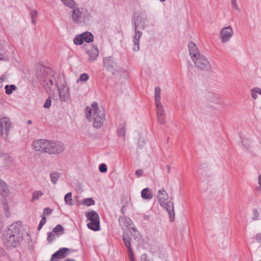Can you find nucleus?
Instances as JSON below:
<instances>
[{"mask_svg": "<svg viewBox=\"0 0 261 261\" xmlns=\"http://www.w3.org/2000/svg\"><path fill=\"white\" fill-rule=\"evenodd\" d=\"M39 80L41 85L49 94H51L57 88L59 94V98H68L69 96V89L63 76H60L56 80L54 76H47L45 75Z\"/></svg>", "mask_w": 261, "mask_h": 261, "instance_id": "f257e3e1", "label": "nucleus"}, {"mask_svg": "<svg viewBox=\"0 0 261 261\" xmlns=\"http://www.w3.org/2000/svg\"><path fill=\"white\" fill-rule=\"evenodd\" d=\"M36 151L49 154H58L63 152L65 147L60 141L40 139L35 140L32 144Z\"/></svg>", "mask_w": 261, "mask_h": 261, "instance_id": "f03ea898", "label": "nucleus"}, {"mask_svg": "<svg viewBox=\"0 0 261 261\" xmlns=\"http://www.w3.org/2000/svg\"><path fill=\"white\" fill-rule=\"evenodd\" d=\"M147 16H144L142 12H134L132 16V23L134 25L135 35L133 37L134 46L133 50L138 51L140 49L139 41L142 35L139 29L144 30L146 27Z\"/></svg>", "mask_w": 261, "mask_h": 261, "instance_id": "7ed1b4c3", "label": "nucleus"}, {"mask_svg": "<svg viewBox=\"0 0 261 261\" xmlns=\"http://www.w3.org/2000/svg\"><path fill=\"white\" fill-rule=\"evenodd\" d=\"M87 119L89 121L93 120V126L97 128L102 126L105 120L104 112L98 108L97 103L93 102L91 107L87 106L85 108Z\"/></svg>", "mask_w": 261, "mask_h": 261, "instance_id": "20e7f679", "label": "nucleus"}, {"mask_svg": "<svg viewBox=\"0 0 261 261\" xmlns=\"http://www.w3.org/2000/svg\"><path fill=\"white\" fill-rule=\"evenodd\" d=\"M157 197L160 205L168 212L170 221H173L175 219L173 203L168 201L169 196L164 188L159 190Z\"/></svg>", "mask_w": 261, "mask_h": 261, "instance_id": "39448f33", "label": "nucleus"}, {"mask_svg": "<svg viewBox=\"0 0 261 261\" xmlns=\"http://www.w3.org/2000/svg\"><path fill=\"white\" fill-rule=\"evenodd\" d=\"M2 242L4 246L9 250H11L20 245L23 240V238L12 235L5 236L2 234Z\"/></svg>", "mask_w": 261, "mask_h": 261, "instance_id": "423d86ee", "label": "nucleus"}, {"mask_svg": "<svg viewBox=\"0 0 261 261\" xmlns=\"http://www.w3.org/2000/svg\"><path fill=\"white\" fill-rule=\"evenodd\" d=\"M90 16V13L88 10L85 8H80L76 6L75 8L72 10V19L74 22H79L80 19L88 20Z\"/></svg>", "mask_w": 261, "mask_h": 261, "instance_id": "0eeeda50", "label": "nucleus"}, {"mask_svg": "<svg viewBox=\"0 0 261 261\" xmlns=\"http://www.w3.org/2000/svg\"><path fill=\"white\" fill-rule=\"evenodd\" d=\"M195 66L201 70L209 71L211 69V65L207 59L203 55L198 56L192 60Z\"/></svg>", "mask_w": 261, "mask_h": 261, "instance_id": "6e6552de", "label": "nucleus"}, {"mask_svg": "<svg viewBox=\"0 0 261 261\" xmlns=\"http://www.w3.org/2000/svg\"><path fill=\"white\" fill-rule=\"evenodd\" d=\"M103 64L106 68L112 72L113 74H116L117 72L125 71V70L118 67L117 64L114 61L112 57H108L103 59Z\"/></svg>", "mask_w": 261, "mask_h": 261, "instance_id": "1a4fd4ad", "label": "nucleus"}, {"mask_svg": "<svg viewBox=\"0 0 261 261\" xmlns=\"http://www.w3.org/2000/svg\"><path fill=\"white\" fill-rule=\"evenodd\" d=\"M21 227L20 222H14L8 226L3 235L9 236L12 234V236L23 238L22 234L20 232Z\"/></svg>", "mask_w": 261, "mask_h": 261, "instance_id": "9d476101", "label": "nucleus"}, {"mask_svg": "<svg viewBox=\"0 0 261 261\" xmlns=\"http://www.w3.org/2000/svg\"><path fill=\"white\" fill-rule=\"evenodd\" d=\"M11 122L8 118L3 117L0 119V135L7 137L11 128Z\"/></svg>", "mask_w": 261, "mask_h": 261, "instance_id": "9b49d317", "label": "nucleus"}, {"mask_svg": "<svg viewBox=\"0 0 261 261\" xmlns=\"http://www.w3.org/2000/svg\"><path fill=\"white\" fill-rule=\"evenodd\" d=\"M233 35V30L230 26L225 27L221 29L220 37L222 43L227 42Z\"/></svg>", "mask_w": 261, "mask_h": 261, "instance_id": "f8f14e48", "label": "nucleus"}, {"mask_svg": "<svg viewBox=\"0 0 261 261\" xmlns=\"http://www.w3.org/2000/svg\"><path fill=\"white\" fill-rule=\"evenodd\" d=\"M118 221L119 226L124 232L130 230V226L133 223L132 221L130 218L125 216L120 217L118 219Z\"/></svg>", "mask_w": 261, "mask_h": 261, "instance_id": "ddd939ff", "label": "nucleus"}, {"mask_svg": "<svg viewBox=\"0 0 261 261\" xmlns=\"http://www.w3.org/2000/svg\"><path fill=\"white\" fill-rule=\"evenodd\" d=\"M69 251L70 249L69 248H61L52 255L50 261L64 258L66 257V254L69 252Z\"/></svg>", "mask_w": 261, "mask_h": 261, "instance_id": "4468645a", "label": "nucleus"}, {"mask_svg": "<svg viewBox=\"0 0 261 261\" xmlns=\"http://www.w3.org/2000/svg\"><path fill=\"white\" fill-rule=\"evenodd\" d=\"M188 48L190 55L192 60L197 57L201 54L199 52V49L196 44L193 41H190L188 43Z\"/></svg>", "mask_w": 261, "mask_h": 261, "instance_id": "2eb2a0df", "label": "nucleus"}, {"mask_svg": "<svg viewBox=\"0 0 261 261\" xmlns=\"http://www.w3.org/2000/svg\"><path fill=\"white\" fill-rule=\"evenodd\" d=\"M89 56V61L91 62L95 61L99 54V50L96 46L92 45L90 49L87 50Z\"/></svg>", "mask_w": 261, "mask_h": 261, "instance_id": "dca6fc26", "label": "nucleus"}, {"mask_svg": "<svg viewBox=\"0 0 261 261\" xmlns=\"http://www.w3.org/2000/svg\"><path fill=\"white\" fill-rule=\"evenodd\" d=\"M85 215L88 220H90V222L100 220L98 214L94 211L87 212Z\"/></svg>", "mask_w": 261, "mask_h": 261, "instance_id": "f3484780", "label": "nucleus"}, {"mask_svg": "<svg viewBox=\"0 0 261 261\" xmlns=\"http://www.w3.org/2000/svg\"><path fill=\"white\" fill-rule=\"evenodd\" d=\"M9 190L7 184L0 179V195L5 197L7 196Z\"/></svg>", "mask_w": 261, "mask_h": 261, "instance_id": "a211bd4d", "label": "nucleus"}, {"mask_svg": "<svg viewBox=\"0 0 261 261\" xmlns=\"http://www.w3.org/2000/svg\"><path fill=\"white\" fill-rule=\"evenodd\" d=\"M141 194L142 198L144 199L149 200L152 198L151 191L148 188H146L143 189L141 192Z\"/></svg>", "mask_w": 261, "mask_h": 261, "instance_id": "6ab92c4d", "label": "nucleus"}, {"mask_svg": "<svg viewBox=\"0 0 261 261\" xmlns=\"http://www.w3.org/2000/svg\"><path fill=\"white\" fill-rule=\"evenodd\" d=\"M87 225L88 228L95 231H98L100 229V220L91 221L88 223Z\"/></svg>", "mask_w": 261, "mask_h": 261, "instance_id": "aec40b11", "label": "nucleus"}, {"mask_svg": "<svg viewBox=\"0 0 261 261\" xmlns=\"http://www.w3.org/2000/svg\"><path fill=\"white\" fill-rule=\"evenodd\" d=\"M161 99H155L156 114L158 115H164V110L161 102Z\"/></svg>", "mask_w": 261, "mask_h": 261, "instance_id": "412c9836", "label": "nucleus"}, {"mask_svg": "<svg viewBox=\"0 0 261 261\" xmlns=\"http://www.w3.org/2000/svg\"><path fill=\"white\" fill-rule=\"evenodd\" d=\"M81 36L83 37L84 41L87 43H90L93 41L94 36L93 35L89 32H85L81 34Z\"/></svg>", "mask_w": 261, "mask_h": 261, "instance_id": "4be33fe9", "label": "nucleus"}, {"mask_svg": "<svg viewBox=\"0 0 261 261\" xmlns=\"http://www.w3.org/2000/svg\"><path fill=\"white\" fill-rule=\"evenodd\" d=\"M125 246L127 249L128 252L133 251L130 245L131 238L127 234H123L122 237Z\"/></svg>", "mask_w": 261, "mask_h": 261, "instance_id": "5701e85b", "label": "nucleus"}, {"mask_svg": "<svg viewBox=\"0 0 261 261\" xmlns=\"http://www.w3.org/2000/svg\"><path fill=\"white\" fill-rule=\"evenodd\" d=\"M125 127V122L124 121L120 124L119 127L117 129V134L119 136L124 137L126 132Z\"/></svg>", "mask_w": 261, "mask_h": 261, "instance_id": "b1692460", "label": "nucleus"}, {"mask_svg": "<svg viewBox=\"0 0 261 261\" xmlns=\"http://www.w3.org/2000/svg\"><path fill=\"white\" fill-rule=\"evenodd\" d=\"M64 228L60 224L56 225L53 229V231L57 236H60L64 233Z\"/></svg>", "mask_w": 261, "mask_h": 261, "instance_id": "393cba45", "label": "nucleus"}, {"mask_svg": "<svg viewBox=\"0 0 261 261\" xmlns=\"http://www.w3.org/2000/svg\"><path fill=\"white\" fill-rule=\"evenodd\" d=\"M61 2L67 7L72 9L75 8V7L77 6L76 2L74 0H61Z\"/></svg>", "mask_w": 261, "mask_h": 261, "instance_id": "a878e982", "label": "nucleus"}, {"mask_svg": "<svg viewBox=\"0 0 261 261\" xmlns=\"http://www.w3.org/2000/svg\"><path fill=\"white\" fill-rule=\"evenodd\" d=\"M6 93L10 95L12 93L13 91L16 89V87L14 85H7L5 87Z\"/></svg>", "mask_w": 261, "mask_h": 261, "instance_id": "bb28decb", "label": "nucleus"}, {"mask_svg": "<svg viewBox=\"0 0 261 261\" xmlns=\"http://www.w3.org/2000/svg\"><path fill=\"white\" fill-rule=\"evenodd\" d=\"M50 176L51 182L54 184H56L57 183L60 177L59 173L56 171L50 173Z\"/></svg>", "mask_w": 261, "mask_h": 261, "instance_id": "cd10ccee", "label": "nucleus"}, {"mask_svg": "<svg viewBox=\"0 0 261 261\" xmlns=\"http://www.w3.org/2000/svg\"><path fill=\"white\" fill-rule=\"evenodd\" d=\"M82 204L88 206L95 204V201L92 198H87L82 200Z\"/></svg>", "mask_w": 261, "mask_h": 261, "instance_id": "c85d7f7f", "label": "nucleus"}, {"mask_svg": "<svg viewBox=\"0 0 261 261\" xmlns=\"http://www.w3.org/2000/svg\"><path fill=\"white\" fill-rule=\"evenodd\" d=\"M72 194L71 192H69L66 194L64 197L65 202L66 204L72 205V199L71 198Z\"/></svg>", "mask_w": 261, "mask_h": 261, "instance_id": "c756f323", "label": "nucleus"}, {"mask_svg": "<svg viewBox=\"0 0 261 261\" xmlns=\"http://www.w3.org/2000/svg\"><path fill=\"white\" fill-rule=\"evenodd\" d=\"M74 43L76 45H82L84 42L83 37L81 36V34L76 35L73 39Z\"/></svg>", "mask_w": 261, "mask_h": 261, "instance_id": "7c9ffc66", "label": "nucleus"}, {"mask_svg": "<svg viewBox=\"0 0 261 261\" xmlns=\"http://www.w3.org/2000/svg\"><path fill=\"white\" fill-rule=\"evenodd\" d=\"M30 17L32 19V23L35 24L36 23V18L38 12L36 10H32L30 13Z\"/></svg>", "mask_w": 261, "mask_h": 261, "instance_id": "2f4dec72", "label": "nucleus"}, {"mask_svg": "<svg viewBox=\"0 0 261 261\" xmlns=\"http://www.w3.org/2000/svg\"><path fill=\"white\" fill-rule=\"evenodd\" d=\"M252 98H256L257 95V93L261 94V89L259 88H254L251 90Z\"/></svg>", "mask_w": 261, "mask_h": 261, "instance_id": "473e14b6", "label": "nucleus"}, {"mask_svg": "<svg viewBox=\"0 0 261 261\" xmlns=\"http://www.w3.org/2000/svg\"><path fill=\"white\" fill-rule=\"evenodd\" d=\"M3 207H4V213L5 215L7 218H9L10 216V213L9 210V206L8 204L4 202H3Z\"/></svg>", "mask_w": 261, "mask_h": 261, "instance_id": "72a5a7b5", "label": "nucleus"}, {"mask_svg": "<svg viewBox=\"0 0 261 261\" xmlns=\"http://www.w3.org/2000/svg\"><path fill=\"white\" fill-rule=\"evenodd\" d=\"M55 234L52 231L48 233L47 240L48 242L50 243H51L55 239Z\"/></svg>", "mask_w": 261, "mask_h": 261, "instance_id": "f704fd0d", "label": "nucleus"}, {"mask_svg": "<svg viewBox=\"0 0 261 261\" xmlns=\"http://www.w3.org/2000/svg\"><path fill=\"white\" fill-rule=\"evenodd\" d=\"M43 194L41 191H35L33 193V200H36L39 199V198Z\"/></svg>", "mask_w": 261, "mask_h": 261, "instance_id": "c9c22d12", "label": "nucleus"}, {"mask_svg": "<svg viewBox=\"0 0 261 261\" xmlns=\"http://www.w3.org/2000/svg\"><path fill=\"white\" fill-rule=\"evenodd\" d=\"M46 219L45 216L42 217L41 220L40 221V223L39 224V226L38 227V230H40L43 226L46 223Z\"/></svg>", "mask_w": 261, "mask_h": 261, "instance_id": "e433bc0d", "label": "nucleus"}, {"mask_svg": "<svg viewBox=\"0 0 261 261\" xmlns=\"http://www.w3.org/2000/svg\"><path fill=\"white\" fill-rule=\"evenodd\" d=\"M99 170L102 173H105L107 171L108 168L106 164L102 163L99 166Z\"/></svg>", "mask_w": 261, "mask_h": 261, "instance_id": "4c0bfd02", "label": "nucleus"}, {"mask_svg": "<svg viewBox=\"0 0 261 261\" xmlns=\"http://www.w3.org/2000/svg\"><path fill=\"white\" fill-rule=\"evenodd\" d=\"M231 4L232 7L233 9H234L235 10H236L237 11H238L239 12H241L240 9L239 8V7L238 6V5L237 4L236 0H231Z\"/></svg>", "mask_w": 261, "mask_h": 261, "instance_id": "58836bf2", "label": "nucleus"}, {"mask_svg": "<svg viewBox=\"0 0 261 261\" xmlns=\"http://www.w3.org/2000/svg\"><path fill=\"white\" fill-rule=\"evenodd\" d=\"M158 120L160 123L164 124L165 122V116L164 115H158Z\"/></svg>", "mask_w": 261, "mask_h": 261, "instance_id": "ea45409f", "label": "nucleus"}, {"mask_svg": "<svg viewBox=\"0 0 261 261\" xmlns=\"http://www.w3.org/2000/svg\"><path fill=\"white\" fill-rule=\"evenodd\" d=\"M253 216L252 218V220H257L259 216V213L257 209L255 208V209L253 210Z\"/></svg>", "mask_w": 261, "mask_h": 261, "instance_id": "a19ab883", "label": "nucleus"}, {"mask_svg": "<svg viewBox=\"0 0 261 261\" xmlns=\"http://www.w3.org/2000/svg\"><path fill=\"white\" fill-rule=\"evenodd\" d=\"M161 94V89L159 87L155 88L154 90V98H160Z\"/></svg>", "mask_w": 261, "mask_h": 261, "instance_id": "79ce46f5", "label": "nucleus"}, {"mask_svg": "<svg viewBox=\"0 0 261 261\" xmlns=\"http://www.w3.org/2000/svg\"><path fill=\"white\" fill-rule=\"evenodd\" d=\"M89 79V75L87 73H83L80 75V81L85 82Z\"/></svg>", "mask_w": 261, "mask_h": 261, "instance_id": "37998d69", "label": "nucleus"}, {"mask_svg": "<svg viewBox=\"0 0 261 261\" xmlns=\"http://www.w3.org/2000/svg\"><path fill=\"white\" fill-rule=\"evenodd\" d=\"M53 211V210L51 209L49 207H46L43 210V215H50Z\"/></svg>", "mask_w": 261, "mask_h": 261, "instance_id": "c03bdc74", "label": "nucleus"}, {"mask_svg": "<svg viewBox=\"0 0 261 261\" xmlns=\"http://www.w3.org/2000/svg\"><path fill=\"white\" fill-rule=\"evenodd\" d=\"M51 104V99H46V101L43 105V107L45 109L49 108Z\"/></svg>", "mask_w": 261, "mask_h": 261, "instance_id": "a18cd8bd", "label": "nucleus"}, {"mask_svg": "<svg viewBox=\"0 0 261 261\" xmlns=\"http://www.w3.org/2000/svg\"><path fill=\"white\" fill-rule=\"evenodd\" d=\"M128 255L130 261H135L133 251L128 252Z\"/></svg>", "mask_w": 261, "mask_h": 261, "instance_id": "49530a36", "label": "nucleus"}, {"mask_svg": "<svg viewBox=\"0 0 261 261\" xmlns=\"http://www.w3.org/2000/svg\"><path fill=\"white\" fill-rule=\"evenodd\" d=\"M258 184L259 186L257 188V190L261 192V175L258 177Z\"/></svg>", "mask_w": 261, "mask_h": 261, "instance_id": "de8ad7c7", "label": "nucleus"}, {"mask_svg": "<svg viewBox=\"0 0 261 261\" xmlns=\"http://www.w3.org/2000/svg\"><path fill=\"white\" fill-rule=\"evenodd\" d=\"M143 174V171L141 169L137 170L135 172V174L138 176H141Z\"/></svg>", "mask_w": 261, "mask_h": 261, "instance_id": "09e8293b", "label": "nucleus"}, {"mask_svg": "<svg viewBox=\"0 0 261 261\" xmlns=\"http://www.w3.org/2000/svg\"><path fill=\"white\" fill-rule=\"evenodd\" d=\"M2 60L6 61L8 60V59L4 55L0 53V61Z\"/></svg>", "mask_w": 261, "mask_h": 261, "instance_id": "8fccbe9b", "label": "nucleus"}, {"mask_svg": "<svg viewBox=\"0 0 261 261\" xmlns=\"http://www.w3.org/2000/svg\"><path fill=\"white\" fill-rule=\"evenodd\" d=\"M256 240L258 243H261V233H258L256 236Z\"/></svg>", "mask_w": 261, "mask_h": 261, "instance_id": "3c124183", "label": "nucleus"}, {"mask_svg": "<svg viewBox=\"0 0 261 261\" xmlns=\"http://www.w3.org/2000/svg\"><path fill=\"white\" fill-rule=\"evenodd\" d=\"M141 261H149L146 258V254H143L141 255Z\"/></svg>", "mask_w": 261, "mask_h": 261, "instance_id": "603ef678", "label": "nucleus"}, {"mask_svg": "<svg viewBox=\"0 0 261 261\" xmlns=\"http://www.w3.org/2000/svg\"><path fill=\"white\" fill-rule=\"evenodd\" d=\"M166 168L167 169V172L168 173H170L171 167H170V165H166Z\"/></svg>", "mask_w": 261, "mask_h": 261, "instance_id": "864d4df0", "label": "nucleus"}, {"mask_svg": "<svg viewBox=\"0 0 261 261\" xmlns=\"http://www.w3.org/2000/svg\"><path fill=\"white\" fill-rule=\"evenodd\" d=\"M198 173L199 174H203V171H202V169L201 168H198Z\"/></svg>", "mask_w": 261, "mask_h": 261, "instance_id": "5fc2aeb1", "label": "nucleus"}, {"mask_svg": "<svg viewBox=\"0 0 261 261\" xmlns=\"http://www.w3.org/2000/svg\"><path fill=\"white\" fill-rule=\"evenodd\" d=\"M130 229H132L133 230V231H134V232L137 231V229L135 227H131V226H130Z\"/></svg>", "mask_w": 261, "mask_h": 261, "instance_id": "6e6d98bb", "label": "nucleus"}, {"mask_svg": "<svg viewBox=\"0 0 261 261\" xmlns=\"http://www.w3.org/2000/svg\"><path fill=\"white\" fill-rule=\"evenodd\" d=\"M3 224L2 222H0V231L3 229Z\"/></svg>", "mask_w": 261, "mask_h": 261, "instance_id": "4d7b16f0", "label": "nucleus"}, {"mask_svg": "<svg viewBox=\"0 0 261 261\" xmlns=\"http://www.w3.org/2000/svg\"><path fill=\"white\" fill-rule=\"evenodd\" d=\"M27 123L29 125L31 124L32 123V121L31 120H29L28 121H27Z\"/></svg>", "mask_w": 261, "mask_h": 261, "instance_id": "13d9d810", "label": "nucleus"}, {"mask_svg": "<svg viewBox=\"0 0 261 261\" xmlns=\"http://www.w3.org/2000/svg\"><path fill=\"white\" fill-rule=\"evenodd\" d=\"M4 79H5V77H3V76L0 77V83H2L4 81Z\"/></svg>", "mask_w": 261, "mask_h": 261, "instance_id": "bf43d9fd", "label": "nucleus"}, {"mask_svg": "<svg viewBox=\"0 0 261 261\" xmlns=\"http://www.w3.org/2000/svg\"><path fill=\"white\" fill-rule=\"evenodd\" d=\"M124 207H125V205H123L122 206V207H121V211H122V212H123V210H124Z\"/></svg>", "mask_w": 261, "mask_h": 261, "instance_id": "052dcab7", "label": "nucleus"}, {"mask_svg": "<svg viewBox=\"0 0 261 261\" xmlns=\"http://www.w3.org/2000/svg\"><path fill=\"white\" fill-rule=\"evenodd\" d=\"M160 1H161L162 2H165L166 0H160Z\"/></svg>", "mask_w": 261, "mask_h": 261, "instance_id": "680f3d73", "label": "nucleus"}, {"mask_svg": "<svg viewBox=\"0 0 261 261\" xmlns=\"http://www.w3.org/2000/svg\"><path fill=\"white\" fill-rule=\"evenodd\" d=\"M63 99V101H66V100H66V99H65V98H64V99Z\"/></svg>", "mask_w": 261, "mask_h": 261, "instance_id": "e2e57ef3", "label": "nucleus"}, {"mask_svg": "<svg viewBox=\"0 0 261 261\" xmlns=\"http://www.w3.org/2000/svg\"><path fill=\"white\" fill-rule=\"evenodd\" d=\"M48 98H51V96H49Z\"/></svg>", "mask_w": 261, "mask_h": 261, "instance_id": "0e129e2a", "label": "nucleus"}]
</instances>
